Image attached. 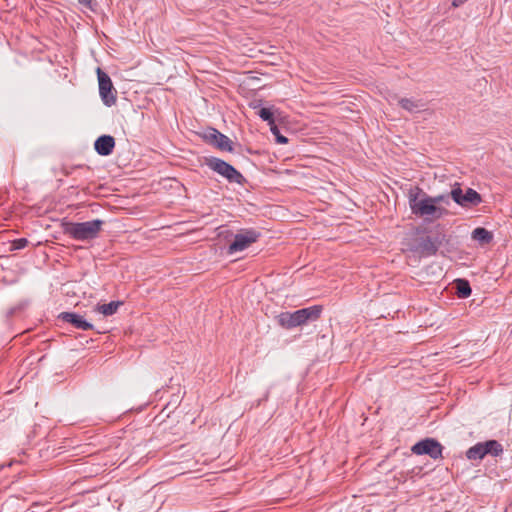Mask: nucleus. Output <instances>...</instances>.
Returning <instances> with one entry per match:
<instances>
[{
  "instance_id": "1",
  "label": "nucleus",
  "mask_w": 512,
  "mask_h": 512,
  "mask_svg": "<svg viewBox=\"0 0 512 512\" xmlns=\"http://www.w3.org/2000/svg\"><path fill=\"white\" fill-rule=\"evenodd\" d=\"M408 203L412 214L429 222L441 219L449 213L445 207L435 205L432 196L418 186L409 190Z\"/></svg>"
},
{
  "instance_id": "2",
  "label": "nucleus",
  "mask_w": 512,
  "mask_h": 512,
  "mask_svg": "<svg viewBox=\"0 0 512 512\" xmlns=\"http://www.w3.org/2000/svg\"><path fill=\"white\" fill-rule=\"evenodd\" d=\"M322 311V305H313L294 312H282L276 316V320L282 328L289 330L318 320Z\"/></svg>"
},
{
  "instance_id": "3",
  "label": "nucleus",
  "mask_w": 512,
  "mask_h": 512,
  "mask_svg": "<svg viewBox=\"0 0 512 512\" xmlns=\"http://www.w3.org/2000/svg\"><path fill=\"white\" fill-rule=\"evenodd\" d=\"M104 221L94 219L85 222L63 221L61 224L63 233L77 241H90L96 239L102 230Z\"/></svg>"
},
{
  "instance_id": "4",
  "label": "nucleus",
  "mask_w": 512,
  "mask_h": 512,
  "mask_svg": "<svg viewBox=\"0 0 512 512\" xmlns=\"http://www.w3.org/2000/svg\"><path fill=\"white\" fill-rule=\"evenodd\" d=\"M445 235L437 234L435 236L419 235L409 240L407 249L419 256L427 258L436 255L438 249L444 241Z\"/></svg>"
},
{
  "instance_id": "5",
  "label": "nucleus",
  "mask_w": 512,
  "mask_h": 512,
  "mask_svg": "<svg viewBox=\"0 0 512 512\" xmlns=\"http://www.w3.org/2000/svg\"><path fill=\"white\" fill-rule=\"evenodd\" d=\"M205 164L214 172L221 175L225 178L229 183H237L239 185H244L246 182L245 177L231 164L228 162L217 158V157H208L205 158Z\"/></svg>"
},
{
  "instance_id": "6",
  "label": "nucleus",
  "mask_w": 512,
  "mask_h": 512,
  "mask_svg": "<svg viewBox=\"0 0 512 512\" xmlns=\"http://www.w3.org/2000/svg\"><path fill=\"white\" fill-rule=\"evenodd\" d=\"M451 199L459 206L469 209L482 203V196L474 189L467 187L465 190L460 183H455L450 191Z\"/></svg>"
},
{
  "instance_id": "7",
  "label": "nucleus",
  "mask_w": 512,
  "mask_h": 512,
  "mask_svg": "<svg viewBox=\"0 0 512 512\" xmlns=\"http://www.w3.org/2000/svg\"><path fill=\"white\" fill-rule=\"evenodd\" d=\"M96 73L101 100L105 106L111 107L117 101V91L113 86L110 76L106 72L98 67Z\"/></svg>"
},
{
  "instance_id": "8",
  "label": "nucleus",
  "mask_w": 512,
  "mask_h": 512,
  "mask_svg": "<svg viewBox=\"0 0 512 512\" xmlns=\"http://www.w3.org/2000/svg\"><path fill=\"white\" fill-rule=\"evenodd\" d=\"M261 233L255 229H243L234 236V240L228 247L227 253L233 254L248 248L251 244L258 241Z\"/></svg>"
},
{
  "instance_id": "9",
  "label": "nucleus",
  "mask_w": 512,
  "mask_h": 512,
  "mask_svg": "<svg viewBox=\"0 0 512 512\" xmlns=\"http://www.w3.org/2000/svg\"><path fill=\"white\" fill-rule=\"evenodd\" d=\"M411 451L416 455H428L432 459L442 458L443 446L434 438H425L418 441L411 447Z\"/></svg>"
},
{
  "instance_id": "10",
  "label": "nucleus",
  "mask_w": 512,
  "mask_h": 512,
  "mask_svg": "<svg viewBox=\"0 0 512 512\" xmlns=\"http://www.w3.org/2000/svg\"><path fill=\"white\" fill-rule=\"evenodd\" d=\"M201 137L206 143L215 146L221 151H233V142L230 138L215 128L209 127L202 133Z\"/></svg>"
},
{
  "instance_id": "11",
  "label": "nucleus",
  "mask_w": 512,
  "mask_h": 512,
  "mask_svg": "<svg viewBox=\"0 0 512 512\" xmlns=\"http://www.w3.org/2000/svg\"><path fill=\"white\" fill-rule=\"evenodd\" d=\"M58 318L63 322L71 324L74 328L79 330L87 331L93 329V324L75 312H62L59 314Z\"/></svg>"
},
{
  "instance_id": "12",
  "label": "nucleus",
  "mask_w": 512,
  "mask_h": 512,
  "mask_svg": "<svg viewBox=\"0 0 512 512\" xmlns=\"http://www.w3.org/2000/svg\"><path fill=\"white\" fill-rule=\"evenodd\" d=\"M115 148V139L111 135H101L94 142L95 151L101 156H109Z\"/></svg>"
},
{
  "instance_id": "13",
  "label": "nucleus",
  "mask_w": 512,
  "mask_h": 512,
  "mask_svg": "<svg viewBox=\"0 0 512 512\" xmlns=\"http://www.w3.org/2000/svg\"><path fill=\"white\" fill-rule=\"evenodd\" d=\"M398 105L411 114L426 110V103L421 99L399 98Z\"/></svg>"
},
{
  "instance_id": "14",
  "label": "nucleus",
  "mask_w": 512,
  "mask_h": 512,
  "mask_svg": "<svg viewBox=\"0 0 512 512\" xmlns=\"http://www.w3.org/2000/svg\"><path fill=\"white\" fill-rule=\"evenodd\" d=\"M471 237L483 246L492 242L493 233L484 227H477L472 231Z\"/></svg>"
},
{
  "instance_id": "15",
  "label": "nucleus",
  "mask_w": 512,
  "mask_h": 512,
  "mask_svg": "<svg viewBox=\"0 0 512 512\" xmlns=\"http://www.w3.org/2000/svg\"><path fill=\"white\" fill-rule=\"evenodd\" d=\"M453 284L455 293L458 298L465 299L471 295L472 289L467 279L458 278L454 281Z\"/></svg>"
},
{
  "instance_id": "16",
  "label": "nucleus",
  "mask_w": 512,
  "mask_h": 512,
  "mask_svg": "<svg viewBox=\"0 0 512 512\" xmlns=\"http://www.w3.org/2000/svg\"><path fill=\"white\" fill-rule=\"evenodd\" d=\"M485 455H491L493 457L500 456L503 453V446L497 440H487L481 442Z\"/></svg>"
},
{
  "instance_id": "17",
  "label": "nucleus",
  "mask_w": 512,
  "mask_h": 512,
  "mask_svg": "<svg viewBox=\"0 0 512 512\" xmlns=\"http://www.w3.org/2000/svg\"><path fill=\"white\" fill-rule=\"evenodd\" d=\"M279 112V109L274 106L262 107L257 111V115L270 126L275 123V113Z\"/></svg>"
},
{
  "instance_id": "18",
  "label": "nucleus",
  "mask_w": 512,
  "mask_h": 512,
  "mask_svg": "<svg viewBox=\"0 0 512 512\" xmlns=\"http://www.w3.org/2000/svg\"><path fill=\"white\" fill-rule=\"evenodd\" d=\"M484 451L482 443L478 442L466 451V457L472 461L482 460L486 456Z\"/></svg>"
},
{
  "instance_id": "19",
  "label": "nucleus",
  "mask_w": 512,
  "mask_h": 512,
  "mask_svg": "<svg viewBox=\"0 0 512 512\" xmlns=\"http://www.w3.org/2000/svg\"><path fill=\"white\" fill-rule=\"evenodd\" d=\"M122 305L121 301H111L107 304H99L97 305V311L103 314L104 316H111L115 314L119 308V306Z\"/></svg>"
},
{
  "instance_id": "20",
  "label": "nucleus",
  "mask_w": 512,
  "mask_h": 512,
  "mask_svg": "<svg viewBox=\"0 0 512 512\" xmlns=\"http://www.w3.org/2000/svg\"><path fill=\"white\" fill-rule=\"evenodd\" d=\"M269 127H270L271 133L275 137L276 143H278V144H287L288 143V138L280 133V129L278 128L276 123L270 125Z\"/></svg>"
},
{
  "instance_id": "21",
  "label": "nucleus",
  "mask_w": 512,
  "mask_h": 512,
  "mask_svg": "<svg viewBox=\"0 0 512 512\" xmlns=\"http://www.w3.org/2000/svg\"><path fill=\"white\" fill-rule=\"evenodd\" d=\"M450 192L447 194H440L437 196H432V200L435 205L441 206L442 204L449 205L450 204Z\"/></svg>"
},
{
  "instance_id": "22",
  "label": "nucleus",
  "mask_w": 512,
  "mask_h": 512,
  "mask_svg": "<svg viewBox=\"0 0 512 512\" xmlns=\"http://www.w3.org/2000/svg\"><path fill=\"white\" fill-rule=\"evenodd\" d=\"M28 240L26 238H18L11 242V250H21L24 249L28 245Z\"/></svg>"
},
{
  "instance_id": "23",
  "label": "nucleus",
  "mask_w": 512,
  "mask_h": 512,
  "mask_svg": "<svg viewBox=\"0 0 512 512\" xmlns=\"http://www.w3.org/2000/svg\"><path fill=\"white\" fill-rule=\"evenodd\" d=\"M78 3L91 11H95L97 7V2L95 0H78Z\"/></svg>"
},
{
  "instance_id": "24",
  "label": "nucleus",
  "mask_w": 512,
  "mask_h": 512,
  "mask_svg": "<svg viewBox=\"0 0 512 512\" xmlns=\"http://www.w3.org/2000/svg\"><path fill=\"white\" fill-rule=\"evenodd\" d=\"M249 107L254 110H259L262 108V100L261 99H254L249 102Z\"/></svg>"
},
{
  "instance_id": "25",
  "label": "nucleus",
  "mask_w": 512,
  "mask_h": 512,
  "mask_svg": "<svg viewBox=\"0 0 512 512\" xmlns=\"http://www.w3.org/2000/svg\"><path fill=\"white\" fill-rule=\"evenodd\" d=\"M468 0H453L452 1V5L454 7H459L461 5H463L464 3H466Z\"/></svg>"
},
{
  "instance_id": "26",
  "label": "nucleus",
  "mask_w": 512,
  "mask_h": 512,
  "mask_svg": "<svg viewBox=\"0 0 512 512\" xmlns=\"http://www.w3.org/2000/svg\"><path fill=\"white\" fill-rule=\"evenodd\" d=\"M269 394H270L269 390L266 391V393L264 394V396H263V398L261 400L262 401H266L269 398Z\"/></svg>"
},
{
  "instance_id": "27",
  "label": "nucleus",
  "mask_w": 512,
  "mask_h": 512,
  "mask_svg": "<svg viewBox=\"0 0 512 512\" xmlns=\"http://www.w3.org/2000/svg\"><path fill=\"white\" fill-rule=\"evenodd\" d=\"M14 313H15V309L13 308V309L9 310L8 315L12 316Z\"/></svg>"
}]
</instances>
